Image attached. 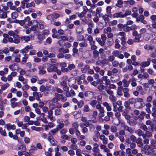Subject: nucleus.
Wrapping results in <instances>:
<instances>
[{
    "label": "nucleus",
    "mask_w": 156,
    "mask_h": 156,
    "mask_svg": "<svg viewBox=\"0 0 156 156\" xmlns=\"http://www.w3.org/2000/svg\"><path fill=\"white\" fill-rule=\"evenodd\" d=\"M55 96L58 98V101L61 100L62 102H64L67 101L66 97L64 96L62 94H60L55 93Z\"/></svg>",
    "instance_id": "obj_1"
},
{
    "label": "nucleus",
    "mask_w": 156,
    "mask_h": 156,
    "mask_svg": "<svg viewBox=\"0 0 156 156\" xmlns=\"http://www.w3.org/2000/svg\"><path fill=\"white\" fill-rule=\"evenodd\" d=\"M48 140L52 146H55L57 144V142L55 140L53 135H50L48 136Z\"/></svg>",
    "instance_id": "obj_2"
},
{
    "label": "nucleus",
    "mask_w": 156,
    "mask_h": 156,
    "mask_svg": "<svg viewBox=\"0 0 156 156\" xmlns=\"http://www.w3.org/2000/svg\"><path fill=\"white\" fill-rule=\"evenodd\" d=\"M145 154L147 155H150L151 156H156V154L154 148H151V147L148 150L146 151H145Z\"/></svg>",
    "instance_id": "obj_3"
},
{
    "label": "nucleus",
    "mask_w": 156,
    "mask_h": 156,
    "mask_svg": "<svg viewBox=\"0 0 156 156\" xmlns=\"http://www.w3.org/2000/svg\"><path fill=\"white\" fill-rule=\"evenodd\" d=\"M59 66L61 67V71L63 73L68 72L67 68H66L67 66V64L65 62H62L59 64Z\"/></svg>",
    "instance_id": "obj_4"
},
{
    "label": "nucleus",
    "mask_w": 156,
    "mask_h": 156,
    "mask_svg": "<svg viewBox=\"0 0 156 156\" xmlns=\"http://www.w3.org/2000/svg\"><path fill=\"white\" fill-rule=\"evenodd\" d=\"M56 68L55 64H53L47 68V70L49 73L55 72Z\"/></svg>",
    "instance_id": "obj_5"
},
{
    "label": "nucleus",
    "mask_w": 156,
    "mask_h": 156,
    "mask_svg": "<svg viewBox=\"0 0 156 156\" xmlns=\"http://www.w3.org/2000/svg\"><path fill=\"white\" fill-rule=\"evenodd\" d=\"M38 68L39 70L38 73L40 74H44L46 73L45 70V67L43 66H38Z\"/></svg>",
    "instance_id": "obj_6"
},
{
    "label": "nucleus",
    "mask_w": 156,
    "mask_h": 156,
    "mask_svg": "<svg viewBox=\"0 0 156 156\" xmlns=\"http://www.w3.org/2000/svg\"><path fill=\"white\" fill-rule=\"evenodd\" d=\"M151 61V59L150 58H148L147 59V61L142 62L140 64V66L143 68H145L146 66H148L150 65V61Z\"/></svg>",
    "instance_id": "obj_7"
},
{
    "label": "nucleus",
    "mask_w": 156,
    "mask_h": 156,
    "mask_svg": "<svg viewBox=\"0 0 156 156\" xmlns=\"http://www.w3.org/2000/svg\"><path fill=\"white\" fill-rule=\"evenodd\" d=\"M84 95L86 97L91 99L94 95V93L93 92L90 91H86L84 93Z\"/></svg>",
    "instance_id": "obj_8"
},
{
    "label": "nucleus",
    "mask_w": 156,
    "mask_h": 156,
    "mask_svg": "<svg viewBox=\"0 0 156 156\" xmlns=\"http://www.w3.org/2000/svg\"><path fill=\"white\" fill-rule=\"evenodd\" d=\"M136 142L137 143V146L139 147H141L143 146L142 139L140 137H139L137 139Z\"/></svg>",
    "instance_id": "obj_9"
},
{
    "label": "nucleus",
    "mask_w": 156,
    "mask_h": 156,
    "mask_svg": "<svg viewBox=\"0 0 156 156\" xmlns=\"http://www.w3.org/2000/svg\"><path fill=\"white\" fill-rule=\"evenodd\" d=\"M5 126L8 130H10V129L14 130L16 129V126L15 125H11L10 123L6 124Z\"/></svg>",
    "instance_id": "obj_10"
},
{
    "label": "nucleus",
    "mask_w": 156,
    "mask_h": 156,
    "mask_svg": "<svg viewBox=\"0 0 156 156\" xmlns=\"http://www.w3.org/2000/svg\"><path fill=\"white\" fill-rule=\"evenodd\" d=\"M93 58L95 59H98L99 58V52L96 50H94L93 52Z\"/></svg>",
    "instance_id": "obj_11"
},
{
    "label": "nucleus",
    "mask_w": 156,
    "mask_h": 156,
    "mask_svg": "<svg viewBox=\"0 0 156 156\" xmlns=\"http://www.w3.org/2000/svg\"><path fill=\"white\" fill-rule=\"evenodd\" d=\"M103 80L105 82V84L106 85H109L110 84L111 82L109 79H108V76H103Z\"/></svg>",
    "instance_id": "obj_12"
},
{
    "label": "nucleus",
    "mask_w": 156,
    "mask_h": 156,
    "mask_svg": "<svg viewBox=\"0 0 156 156\" xmlns=\"http://www.w3.org/2000/svg\"><path fill=\"white\" fill-rule=\"evenodd\" d=\"M58 130V128H56L53 129L51 130L48 134V136L51 135H55L56 133Z\"/></svg>",
    "instance_id": "obj_13"
},
{
    "label": "nucleus",
    "mask_w": 156,
    "mask_h": 156,
    "mask_svg": "<svg viewBox=\"0 0 156 156\" xmlns=\"http://www.w3.org/2000/svg\"><path fill=\"white\" fill-rule=\"evenodd\" d=\"M9 68L12 71H15L16 70V68H18L19 67L15 63L9 65Z\"/></svg>",
    "instance_id": "obj_14"
},
{
    "label": "nucleus",
    "mask_w": 156,
    "mask_h": 156,
    "mask_svg": "<svg viewBox=\"0 0 156 156\" xmlns=\"http://www.w3.org/2000/svg\"><path fill=\"white\" fill-rule=\"evenodd\" d=\"M30 37L28 36H22L20 37V40L22 41H25V42H28L30 41Z\"/></svg>",
    "instance_id": "obj_15"
},
{
    "label": "nucleus",
    "mask_w": 156,
    "mask_h": 156,
    "mask_svg": "<svg viewBox=\"0 0 156 156\" xmlns=\"http://www.w3.org/2000/svg\"><path fill=\"white\" fill-rule=\"evenodd\" d=\"M142 36L141 34H138L136 36H135V38L134 39V41L135 42H140V38Z\"/></svg>",
    "instance_id": "obj_16"
},
{
    "label": "nucleus",
    "mask_w": 156,
    "mask_h": 156,
    "mask_svg": "<svg viewBox=\"0 0 156 156\" xmlns=\"http://www.w3.org/2000/svg\"><path fill=\"white\" fill-rule=\"evenodd\" d=\"M7 100L6 99H4L3 101L0 102V109L2 110H3L4 109L3 108V104H6Z\"/></svg>",
    "instance_id": "obj_17"
},
{
    "label": "nucleus",
    "mask_w": 156,
    "mask_h": 156,
    "mask_svg": "<svg viewBox=\"0 0 156 156\" xmlns=\"http://www.w3.org/2000/svg\"><path fill=\"white\" fill-rule=\"evenodd\" d=\"M53 113V112L52 110L50 109L49 110L48 112V117L51 120H52L53 118V116L52 115Z\"/></svg>",
    "instance_id": "obj_18"
},
{
    "label": "nucleus",
    "mask_w": 156,
    "mask_h": 156,
    "mask_svg": "<svg viewBox=\"0 0 156 156\" xmlns=\"http://www.w3.org/2000/svg\"><path fill=\"white\" fill-rule=\"evenodd\" d=\"M103 105L104 106L106 107V109L108 111H110L112 110V108L110 106H109L107 102H104L103 103Z\"/></svg>",
    "instance_id": "obj_19"
},
{
    "label": "nucleus",
    "mask_w": 156,
    "mask_h": 156,
    "mask_svg": "<svg viewBox=\"0 0 156 156\" xmlns=\"http://www.w3.org/2000/svg\"><path fill=\"white\" fill-rule=\"evenodd\" d=\"M18 149L19 150H21L23 152H25L26 150V146L24 144L21 145L20 146L18 147Z\"/></svg>",
    "instance_id": "obj_20"
},
{
    "label": "nucleus",
    "mask_w": 156,
    "mask_h": 156,
    "mask_svg": "<svg viewBox=\"0 0 156 156\" xmlns=\"http://www.w3.org/2000/svg\"><path fill=\"white\" fill-rule=\"evenodd\" d=\"M99 110L100 112V113L99 114V117H102L104 116V112L105 111H104V108L102 107Z\"/></svg>",
    "instance_id": "obj_21"
},
{
    "label": "nucleus",
    "mask_w": 156,
    "mask_h": 156,
    "mask_svg": "<svg viewBox=\"0 0 156 156\" xmlns=\"http://www.w3.org/2000/svg\"><path fill=\"white\" fill-rule=\"evenodd\" d=\"M96 39L97 41L99 43L101 46H104L105 44V41H101L100 38L97 37L96 38Z\"/></svg>",
    "instance_id": "obj_22"
},
{
    "label": "nucleus",
    "mask_w": 156,
    "mask_h": 156,
    "mask_svg": "<svg viewBox=\"0 0 156 156\" xmlns=\"http://www.w3.org/2000/svg\"><path fill=\"white\" fill-rule=\"evenodd\" d=\"M67 68L68 72H69L72 70V69H74L75 68V66L74 64H72L69 65Z\"/></svg>",
    "instance_id": "obj_23"
},
{
    "label": "nucleus",
    "mask_w": 156,
    "mask_h": 156,
    "mask_svg": "<svg viewBox=\"0 0 156 156\" xmlns=\"http://www.w3.org/2000/svg\"><path fill=\"white\" fill-rule=\"evenodd\" d=\"M105 87V86L102 84H99L97 88L98 90L100 92H102L104 90Z\"/></svg>",
    "instance_id": "obj_24"
},
{
    "label": "nucleus",
    "mask_w": 156,
    "mask_h": 156,
    "mask_svg": "<svg viewBox=\"0 0 156 156\" xmlns=\"http://www.w3.org/2000/svg\"><path fill=\"white\" fill-rule=\"evenodd\" d=\"M29 50L25 47L20 51V53H22L24 56H26L27 55L26 53Z\"/></svg>",
    "instance_id": "obj_25"
},
{
    "label": "nucleus",
    "mask_w": 156,
    "mask_h": 156,
    "mask_svg": "<svg viewBox=\"0 0 156 156\" xmlns=\"http://www.w3.org/2000/svg\"><path fill=\"white\" fill-rule=\"evenodd\" d=\"M28 58V55H27V56H24L23 57L22 60L21 62V64H24L26 62L27 59Z\"/></svg>",
    "instance_id": "obj_26"
},
{
    "label": "nucleus",
    "mask_w": 156,
    "mask_h": 156,
    "mask_svg": "<svg viewBox=\"0 0 156 156\" xmlns=\"http://www.w3.org/2000/svg\"><path fill=\"white\" fill-rule=\"evenodd\" d=\"M130 105L129 102L126 101L124 104V106L126 108L128 109L129 110H131V107L130 106Z\"/></svg>",
    "instance_id": "obj_27"
},
{
    "label": "nucleus",
    "mask_w": 156,
    "mask_h": 156,
    "mask_svg": "<svg viewBox=\"0 0 156 156\" xmlns=\"http://www.w3.org/2000/svg\"><path fill=\"white\" fill-rule=\"evenodd\" d=\"M84 103L83 101L82 100L78 101L77 103V106L79 108H81L84 105Z\"/></svg>",
    "instance_id": "obj_28"
},
{
    "label": "nucleus",
    "mask_w": 156,
    "mask_h": 156,
    "mask_svg": "<svg viewBox=\"0 0 156 156\" xmlns=\"http://www.w3.org/2000/svg\"><path fill=\"white\" fill-rule=\"evenodd\" d=\"M122 82L123 83V86L125 87H127L129 86V81H127L126 79H124L122 80Z\"/></svg>",
    "instance_id": "obj_29"
},
{
    "label": "nucleus",
    "mask_w": 156,
    "mask_h": 156,
    "mask_svg": "<svg viewBox=\"0 0 156 156\" xmlns=\"http://www.w3.org/2000/svg\"><path fill=\"white\" fill-rule=\"evenodd\" d=\"M35 6V3L33 2H32L30 3L28 2L26 3V7L27 8H29L32 6L34 7Z\"/></svg>",
    "instance_id": "obj_30"
},
{
    "label": "nucleus",
    "mask_w": 156,
    "mask_h": 156,
    "mask_svg": "<svg viewBox=\"0 0 156 156\" xmlns=\"http://www.w3.org/2000/svg\"><path fill=\"white\" fill-rule=\"evenodd\" d=\"M90 67L88 65H85L84 67L81 69V70L83 73H85L87 70Z\"/></svg>",
    "instance_id": "obj_31"
},
{
    "label": "nucleus",
    "mask_w": 156,
    "mask_h": 156,
    "mask_svg": "<svg viewBox=\"0 0 156 156\" xmlns=\"http://www.w3.org/2000/svg\"><path fill=\"white\" fill-rule=\"evenodd\" d=\"M103 24L101 22H99L98 23L97 26V28H98L100 30H101L103 29Z\"/></svg>",
    "instance_id": "obj_32"
},
{
    "label": "nucleus",
    "mask_w": 156,
    "mask_h": 156,
    "mask_svg": "<svg viewBox=\"0 0 156 156\" xmlns=\"http://www.w3.org/2000/svg\"><path fill=\"white\" fill-rule=\"evenodd\" d=\"M97 101L96 100H94L91 101L90 103V104L91 105L92 107H95L97 103Z\"/></svg>",
    "instance_id": "obj_33"
},
{
    "label": "nucleus",
    "mask_w": 156,
    "mask_h": 156,
    "mask_svg": "<svg viewBox=\"0 0 156 156\" xmlns=\"http://www.w3.org/2000/svg\"><path fill=\"white\" fill-rule=\"evenodd\" d=\"M146 115V113L144 111L141 112L140 114L138 116V118L141 120H143L144 119V117Z\"/></svg>",
    "instance_id": "obj_34"
},
{
    "label": "nucleus",
    "mask_w": 156,
    "mask_h": 156,
    "mask_svg": "<svg viewBox=\"0 0 156 156\" xmlns=\"http://www.w3.org/2000/svg\"><path fill=\"white\" fill-rule=\"evenodd\" d=\"M102 17L105 22H108L109 21L108 15L105 14Z\"/></svg>",
    "instance_id": "obj_35"
},
{
    "label": "nucleus",
    "mask_w": 156,
    "mask_h": 156,
    "mask_svg": "<svg viewBox=\"0 0 156 156\" xmlns=\"http://www.w3.org/2000/svg\"><path fill=\"white\" fill-rule=\"evenodd\" d=\"M18 16V13L16 12H13L11 14V17L13 19H15Z\"/></svg>",
    "instance_id": "obj_36"
},
{
    "label": "nucleus",
    "mask_w": 156,
    "mask_h": 156,
    "mask_svg": "<svg viewBox=\"0 0 156 156\" xmlns=\"http://www.w3.org/2000/svg\"><path fill=\"white\" fill-rule=\"evenodd\" d=\"M45 38V36L44 34H39L37 38L40 41H42Z\"/></svg>",
    "instance_id": "obj_37"
},
{
    "label": "nucleus",
    "mask_w": 156,
    "mask_h": 156,
    "mask_svg": "<svg viewBox=\"0 0 156 156\" xmlns=\"http://www.w3.org/2000/svg\"><path fill=\"white\" fill-rule=\"evenodd\" d=\"M90 110V108L87 105H84L83 110L84 112H88Z\"/></svg>",
    "instance_id": "obj_38"
},
{
    "label": "nucleus",
    "mask_w": 156,
    "mask_h": 156,
    "mask_svg": "<svg viewBox=\"0 0 156 156\" xmlns=\"http://www.w3.org/2000/svg\"><path fill=\"white\" fill-rule=\"evenodd\" d=\"M117 130V128L115 126H112L111 127V131L112 133L116 132Z\"/></svg>",
    "instance_id": "obj_39"
},
{
    "label": "nucleus",
    "mask_w": 156,
    "mask_h": 156,
    "mask_svg": "<svg viewBox=\"0 0 156 156\" xmlns=\"http://www.w3.org/2000/svg\"><path fill=\"white\" fill-rule=\"evenodd\" d=\"M123 4V2L122 0H118L115 5L119 7H121V5Z\"/></svg>",
    "instance_id": "obj_40"
},
{
    "label": "nucleus",
    "mask_w": 156,
    "mask_h": 156,
    "mask_svg": "<svg viewBox=\"0 0 156 156\" xmlns=\"http://www.w3.org/2000/svg\"><path fill=\"white\" fill-rule=\"evenodd\" d=\"M129 102L130 104H133L135 103V100L133 98H131L129 99L128 101H126Z\"/></svg>",
    "instance_id": "obj_41"
},
{
    "label": "nucleus",
    "mask_w": 156,
    "mask_h": 156,
    "mask_svg": "<svg viewBox=\"0 0 156 156\" xmlns=\"http://www.w3.org/2000/svg\"><path fill=\"white\" fill-rule=\"evenodd\" d=\"M27 2L25 1L24 0H22L21 2V7L23 9H25V5L26 4V3H27Z\"/></svg>",
    "instance_id": "obj_42"
},
{
    "label": "nucleus",
    "mask_w": 156,
    "mask_h": 156,
    "mask_svg": "<svg viewBox=\"0 0 156 156\" xmlns=\"http://www.w3.org/2000/svg\"><path fill=\"white\" fill-rule=\"evenodd\" d=\"M103 76L102 77V78H98L97 79V84H102L103 83Z\"/></svg>",
    "instance_id": "obj_43"
},
{
    "label": "nucleus",
    "mask_w": 156,
    "mask_h": 156,
    "mask_svg": "<svg viewBox=\"0 0 156 156\" xmlns=\"http://www.w3.org/2000/svg\"><path fill=\"white\" fill-rule=\"evenodd\" d=\"M122 115L125 117V119L127 120V121L128 122H130V120L129 119L130 118V116L129 115H128V114H125Z\"/></svg>",
    "instance_id": "obj_44"
},
{
    "label": "nucleus",
    "mask_w": 156,
    "mask_h": 156,
    "mask_svg": "<svg viewBox=\"0 0 156 156\" xmlns=\"http://www.w3.org/2000/svg\"><path fill=\"white\" fill-rule=\"evenodd\" d=\"M112 54L114 56L117 57L119 55V52L118 50L114 51L112 52Z\"/></svg>",
    "instance_id": "obj_45"
},
{
    "label": "nucleus",
    "mask_w": 156,
    "mask_h": 156,
    "mask_svg": "<svg viewBox=\"0 0 156 156\" xmlns=\"http://www.w3.org/2000/svg\"><path fill=\"white\" fill-rule=\"evenodd\" d=\"M120 40L121 41V44L123 46H124L125 44H126V38L125 37H122Z\"/></svg>",
    "instance_id": "obj_46"
},
{
    "label": "nucleus",
    "mask_w": 156,
    "mask_h": 156,
    "mask_svg": "<svg viewBox=\"0 0 156 156\" xmlns=\"http://www.w3.org/2000/svg\"><path fill=\"white\" fill-rule=\"evenodd\" d=\"M61 137L63 140H69V136L67 135L63 134L61 135Z\"/></svg>",
    "instance_id": "obj_47"
},
{
    "label": "nucleus",
    "mask_w": 156,
    "mask_h": 156,
    "mask_svg": "<svg viewBox=\"0 0 156 156\" xmlns=\"http://www.w3.org/2000/svg\"><path fill=\"white\" fill-rule=\"evenodd\" d=\"M79 46L80 47H86L87 46V42H84L80 43Z\"/></svg>",
    "instance_id": "obj_48"
},
{
    "label": "nucleus",
    "mask_w": 156,
    "mask_h": 156,
    "mask_svg": "<svg viewBox=\"0 0 156 156\" xmlns=\"http://www.w3.org/2000/svg\"><path fill=\"white\" fill-rule=\"evenodd\" d=\"M74 2L75 3L76 5H78L80 4L81 6H82L83 5V2L82 1H79L78 0H74Z\"/></svg>",
    "instance_id": "obj_49"
},
{
    "label": "nucleus",
    "mask_w": 156,
    "mask_h": 156,
    "mask_svg": "<svg viewBox=\"0 0 156 156\" xmlns=\"http://www.w3.org/2000/svg\"><path fill=\"white\" fill-rule=\"evenodd\" d=\"M135 103L137 102H140L141 103L142 106H143L142 105V103L143 102V99L141 98H137L136 99H135Z\"/></svg>",
    "instance_id": "obj_50"
},
{
    "label": "nucleus",
    "mask_w": 156,
    "mask_h": 156,
    "mask_svg": "<svg viewBox=\"0 0 156 156\" xmlns=\"http://www.w3.org/2000/svg\"><path fill=\"white\" fill-rule=\"evenodd\" d=\"M86 14V13L83 12H82L80 13H79V12H78V16L80 18H82L84 17L85 16Z\"/></svg>",
    "instance_id": "obj_51"
},
{
    "label": "nucleus",
    "mask_w": 156,
    "mask_h": 156,
    "mask_svg": "<svg viewBox=\"0 0 156 156\" xmlns=\"http://www.w3.org/2000/svg\"><path fill=\"white\" fill-rule=\"evenodd\" d=\"M130 110H129L128 109L125 108L122 112V115H124L125 114H128L129 113V111Z\"/></svg>",
    "instance_id": "obj_52"
},
{
    "label": "nucleus",
    "mask_w": 156,
    "mask_h": 156,
    "mask_svg": "<svg viewBox=\"0 0 156 156\" xmlns=\"http://www.w3.org/2000/svg\"><path fill=\"white\" fill-rule=\"evenodd\" d=\"M72 126L73 128H74L75 130L78 129L79 127V125L76 122H74Z\"/></svg>",
    "instance_id": "obj_53"
},
{
    "label": "nucleus",
    "mask_w": 156,
    "mask_h": 156,
    "mask_svg": "<svg viewBox=\"0 0 156 156\" xmlns=\"http://www.w3.org/2000/svg\"><path fill=\"white\" fill-rule=\"evenodd\" d=\"M64 126V124L63 123H60L59 125H58L57 126V128L59 129H61L63 128Z\"/></svg>",
    "instance_id": "obj_54"
},
{
    "label": "nucleus",
    "mask_w": 156,
    "mask_h": 156,
    "mask_svg": "<svg viewBox=\"0 0 156 156\" xmlns=\"http://www.w3.org/2000/svg\"><path fill=\"white\" fill-rule=\"evenodd\" d=\"M68 132L67 129H63L60 131V133L62 135L66 134Z\"/></svg>",
    "instance_id": "obj_55"
},
{
    "label": "nucleus",
    "mask_w": 156,
    "mask_h": 156,
    "mask_svg": "<svg viewBox=\"0 0 156 156\" xmlns=\"http://www.w3.org/2000/svg\"><path fill=\"white\" fill-rule=\"evenodd\" d=\"M140 128L145 131H147V126L145 125L142 124L140 126Z\"/></svg>",
    "instance_id": "obj_56"
},
{
    "label": "nucleus",
    "mask_w": 156,
    "mask_h": 156,
    "mask_svg": "<svg viewBox=\"0 0 156 156\" xmlns=\"http://www.w3.org/2000/svg\"><path fill=\"white\" fill-rule=\"evenodd\" d=\"M65 58L66 59H70L72 57V55L69 54H66L64 55Z\"/></svg>",
    "instance_id": "obj_57"
},
{
    "label": "nucleus",
    "mask_w": 156,
    "mask_h": 156,
    "mask_svg": "<svg viewBox=\"0 0 156 156\" xmlns=\"http://www.w3.org/2000/svg\"><path fill=\"white\" fill-rule=\"evenodd\" d=\"M109 99L113 102H115L116 100V98L113 95H112L109 96Z\"/></svg>",
    "instance_id": "obj_58"
},
{
    "label": "nucleus",
    "mask_w": 156,
    "mask_h": 156,
    "mask_svg": "<svg viewBox=\"0 0 156 156\" xmlns=\"http://www.w3.org/2000/svg\"><path fill=\"white\" fill-rule=\"evenodd\" d=\"M102 98V97L101 95H99L97 96L98 102V104H101V103Z\"/></svg>",
    "instance_id": "obj_59"
},
{
    "label": "nucleus",
    "mask_w": 156,
    "mask_h": 156,
    "mask_svg": "<svg viewBox=\"0 0 156 156\" xmlns=\"http://www.w3.org/2000/svg\"><path fill=\"white\" fill-rule=\"evenodd\" d=\"M131 13V11H126L125 13L124 14H123L122 17H125L126 16L128 15H130Z\"/></svg>",
    "instance_id": "obj_60"
},
{
    "label": "nucleus",
    "mask_w": 156,
    "mask_h": 156,
    "mask_svg": "<svg viewBox=\"0 0 156 156\" xmlns=\"http://www.w3.org/2000/svg\"><path fill=\"white\" fill-rule=\"evenodd\" d=\"M115 57L113 55L110 56L108 57V60L110 62H112L113 61Z\"/></svg>",
    "instance_id": "obj_61"
},
{
    "label": "nucleus",
    "mask_w": 156,
    "mask_h": 156,
    "mask_svg": "<svg viewBox=\"0 0 156 156\" xmlns=\"http://www.w3.org/2000/svg\"><path fill=\"white\" fill-rule=\"evenodd\" d=\"M64 55L63 53H59L57 55V57L59 58H62L64 57Z\"/></svg>",
    "instance_id": "obj_62"
},
{
    "label": "nucleus",
    "mask_w": 156,
    "mask_h": 156,
    "mask_svg": "<svg viewBox=\"0 0 156 156\" xmlns=\"http://www.w3.org/2000/svg\"><path fill=\"white\" fill-rule=\"evenodd\" d=\"M112 65L114 67H117L119 65V62L118 61L115 60L112 62Z\"/></svg>",
    "instance_id": "obj_63"
},
{
    "label": "nucleus",
    "mask_w": 156,
    "mask_h": 156,
    "mask_svg": "<svg viewBox=\"0 0 156 156\" xmlns=\"http://www.w3.org/2000/svg\"><path fill=\"white\" fill-rule=\"evenodd\" d=\"M151 5L153 8L156 9V2H152L151 3Z\"/></svg>",
    "instance_id": "obj_64"
}]
</instances>
